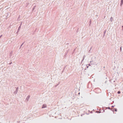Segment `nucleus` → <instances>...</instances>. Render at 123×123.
<instances>
[{"mask_svg": "<svg viewBox=\"0 0 123 123\" xmlns=\"http://www.w3.org/2000/svg\"><path fill=\"white\" fill-rule=\"evenodd\" d=\"M46 106H47L46 105H45V104L43 105L42 108H46Z\"/></svg>", "mask_w": 123, "mask_h": 123, "instance_id": "1", "label": "nucleus"}, {"mask_svg": "<svg viewBox=\"0 0 123 123\" xmlns=\"http://www.w3.org/2000/svg\"><path fill=\"white\" fill-rule=\"evenodd\" d=\"M123 3V0H121V3L122 4Z\"/></svg>", "mask_w": 123, "mask_h": 123, "instance_id": "2", "label": "nucleus"}, {"mask_svg": "<svg viewBox=\"0 0 123 123\" xmlns=\"http://www.w3.org/2000/svg\"><path fill=\"white\" fill-rule=\"evenodd\" d=\"M120 92L119 91L117 93L118 94H120Z\"/></svg>", "mask_w": 123, "mask_h": 123, "instance_id": "3", "label": "nucleus"}, {"mask_svg": "<svg viewBox=\"0 0 123 123\" xmlns=\"http://www.w3.org/2000/svg\"><path fill=\"white\" fill-rule=\"evenodd\" d=\"M1 36H0V37H1Z\"/></svg>", "mask_w": 123, "mask_h": 123, "instance_id": "4", "label": "nucleus"}]
</instances>
